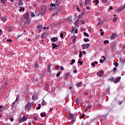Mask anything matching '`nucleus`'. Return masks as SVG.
I'll list each match as a JSON object with an SVG mask.
<instances>
[{
	"mask_svg": "<svg viewBox=\"0 0 125 125\" xmlns=\"http://www.w3.org/2000/svg\"><path fill=\"white\" fill-rule=\"evenodd\" d=\"M46 10H47V8H46V6L44 5L42 6V8L41 9V14H42V15H44V13L46 12Z\"/></svg>",
	"mask_w": 125,
	"mask_h": 125,
	"instance_id": "1",
	"label": "nucleus"
},
{
	"mask_svg": "<svg viewBox=\"0 0 125 125\" xmlns=\"http://www.w3.org/2000/svg\"><path fill=\"white\" fill-rule=\"evenodd\" d=\"M33 106V104L31 103H29L28 104H26L25 105V110H31V108Z\"/></svg>",
	"mask_w": 125,
	"mask_h": 125,
	"instance_id": "2",
	"label": "nucleus"
},
{
	"mask_svg": "<svg viewBox=\"0 0 125 125\" xmlns=\"http://www.w3.org/2000/svg\"><path fill=\"white\" fill-rule=\"evenodd\" d=\"M24 19H26V22L28 21V20H29V17L30 16V15H29V12H26L24 15Z\"/></svg>",
	"mask_w": 125,
	"mask_h": 125,
	"instance_id": "3",
	"label": "nucleus"
},
{
	"mask_svg": "<svg viewBox=\"0 0 125 125\" xmlns=\"http://www.w3.org/2000/svg\"><path fill=\"white\" fill-rule=\"evenodd\" d=\"M83 49H86V48H88L89 46H90V44L89 43H84L82 45Z\"/></svg>",
	"mask_w": 125,
	"mask_h": 125,
	"instance_id": "4",
	"label": "nucleus"
},
{
	"mask_svg": "<svg viewBox=\"0 0 125 125\" xmlns=\"http://www.w3.org/2000/svg\"><path fill=\"white\" fill-rule=\"evenodd\" d=\"M27 118L25 116H22V117L20 119V123H23V122H26Z\"/></svg>",
	"mask_w": 125,
	"mask_h": 125,
	"instance_id": "5",
	"label": "nucleus"
},
{
	"mask_svg": "<svg viewBox=\"0 0 125 125\" xmlns=\"http://www.w3.org/2000/svg\"><path fill=\"white\" fill-rule=\"evenodd\" d=\"M104 74V71H103V70H102L97 73V76H98V77H102Z\"/></svg>",
	"mask_w": 125,
	"mask_h": 125,
	"instance_id": "6",
	"label": "nucleus"
},
{
	"mask_svg": "<svg viewBox=\"0 0 125 125\" xmlns=\"http://www.w3.org/2000/svg\"><path fill=\"white\" fill-rule=\"evenodd\" d=\"M37 28L39 33H41L42 32V24H38L37 26Z\"/></svg>",
	"mask_w": 125,
	"mask_h": 125,
	"instance_id": "7",
	"label": "nucleus"
},
{
	"mask_svg": "<svg viewBox=\"0 0 125 125\" xmlns=\"http://www.w3.org/2000/svg\"><path fill=\"white\" fill-rule=\"evenodd\" d=\"M120 81H121V77H119L116 78L114 80V83H119V82H120Z\"/></svg>",
	"mask_w": 125,
	"mask_h": 125,
	"instance_id": "8",
	"label": "nucleus"
},
{
	"mask_svg": "<svg viewBox=\"0 0 125 125\" xmlns=\"http://www.w3.org/2000/svg\"><path fill=\"white\" fill-rule=\"evenodd\" d=\"M55 4L56 5V7H58V6H59V5L60 4V1L58 0H57L55 1Z\"/></svg>",
	"mask_w": 125,
	"mask_h": 125,
	"instance_id": "9",
	"label": "nucleus"
},
{
	"mask_svg": "<svg viewBox=\"0 0 125 125\" xmlns=\"http://www.w3.org/2000/svg\"><path fill=\"white\" fill-rule=\"evenodd\" d=\"M117 37H118V36H117V34H114V33H112V35L110 36V39H115V38H117Z\"/></svg>",
	"mask_w": 125,
	"mask_h": 125,
	"instance_id": "10",
	"label": "nucleus"
},
{
	"mask_svg": "<svg viewBox=\"0 0 125 125\" xmlns=\"http://www.w3.org/2000/svg\"><path fill=\"white\" fill-rule=\"evenodd\" d=\"M83 15H84V11L82 12V13L78 16V20H80V19H81V18H82Z\"/></svg>",
	"mask_w": 125,
	"mask_h": 125,
	"instance_id": "11",
	"label": "nucleus"
},
{
	"mask_svg": "<svg viewBox=\"0 0 125 125\" xmlns=\"http://www.w3.org/2000/svg\"><path fill=\"white\" fill-rule=\"evenodd\" d=\"M69 116L70 120H73V118L75 117V115L73 113H69Z\"/></svg>",
	"mask_w": 125,
	"mask_h": 125,
	"instance_id": "12",
	"label": "nucleus"
},
{
	"mask_svg": "<svg viewBox=\"0 0 125 125\" xmlns=\"http://www.w3.org/2000/svg\"><path fill=\"white\" fill-rule=\"evenodd\" d=\"M69 75H70V73H66L65 74L64 80H67L69 78Z\"/></svg>",
	"mask_w": 125,
	"mask_h": 125,
	"instance_id": "13",
	"label": "nucleus"
},
{
	"mask_svg": "<svg viewBox=\"0 0 125 125\" xmlns=\"http://www.w3.org/2000/svg\"><path fill=\"white\" fill-rule=\"evenodd\" d=\"M93 2L95 3V5L96 6L99 3V0H95Z\"/></svg>",
	"mask_w": 125,
	"mask_h": 125,
	"instance_id": "14",
	"label": "nucleus"
},
{
	"mask_svg": "<svg viewBox=\"0 0 125 125\" xmlns=\"http://www.w3.org/2000/svg\"><path fill=\"white\" fill-rule=\"evenodd\" d=\"M37 98H38V94H34L32 96V100H36V99H37Z\"/></svg>",
	"mask_w": 125,
	"mask_h": 125,
	"instance_id": "15",
	"label": "nucleus"
},
{
	"mask_svg": "<svg viewBox=\"0 0 125 125\" xmlns=\"http://www.w3.org/2000/svg\"><path fill=\"white\" fill-rule=\"evenodd\" d=\"M90 1V0H85V2H84V5H85V6H86V5H88V4H89Z\"/></svg>",
	"mask_w": 125,
	"mask_h": 125,
	"instance_id": "16",
	"label": "nucleus"
},
{
	"mask_svg": "<svg viewBox=\"0 0 125 125\" xmlns=\"http://www.w3.org/2000/svg\"><path fill=\"white\" fill-rule=\"evenodd\" d=\"M57 41H58V39L57 38L53 37L51 39V42H55Z\"/></svg>",
	"mask_w": 125,
	"mask_h": 125,
	"instance_id": "17",
	"label": "nucleus"
},
{
	"mask_svg": "<svg viewBox=\"0 0 125 125\" xmlns=\"http://www.w3.org/2000/svg\"><path fill=\"white\" fill-rule=\"evenodd\" d=\"M102 58H104V60H102V59H101V60H100V63H101V64H102V63H103V62H104V61H105L106 60V58H105V57H104V56H103L102 57Z\"/></svg>",
	"mask_w": 125,
	"mask_h": 125,
	"instance_id": "18",
	"label": "nucleus"
},
{
	"mask_svg": "<svg viewBox=\"0 0 125 125\" xmlns=\"http://www.w3.org/2000/svg\"><path fill=\"white\" fill-rule=\"evenodd\" d=\"M45 85L46 90H48V89H49V85L48 84V83H45Z\"/></svg>",
	"mask_w": 125,
	"mask_h": 125,
	"instance_id": "19",
	"label": "nucleus"
},
{
	"mask_svg": "<svg viewBox=\"0 0 125 125\" xmlns=\"http://www.w3.org/2000/svg\"><path fill=\"white\" fill-rule=\"evenodd\" d=\"M82 84H83V82H79L76 84V86L77 87H80V86H82Z\"/></svg>",
	"mask_w": 125,
	"mask_h": 125,
	"instance_id": "20",
	"label": "nucleus"
},
{
	"mask_svg": "<svg viewBox=\"0 0 125 125\" xmlns=\"http://www.w3.org/2000/svg\"><path fill=\"white\" fill-rule=\"evenodd\" d=\"M47 36V34H46V33H43L42 34V38H43V39H45Z\"/></svg>",
	"mask_w": 125,
	"mask_h": 125,
	"instance_id": "21",
	"label": "nucleus"
},
{
	"mask_svg": "<svg viewBox=\"0 0 125 125\" xmlns=\"http://www.w3.org/2000/svg\"><path fill=\"white\" fill-rule=\"evenodd\" d=\"M80 20H78L75 21L74 23V24L75 25V26H78L79 25V21Z\"/></svg>",
	"mask_w": 125,
	"mask_h": 125,
	"instance_id": "22",
	"label": "nucleus"
},
{
	"mask_svg": "<svg viewBox=\"0 0 125 125\" xmlns=\"http://www.w3.org/2000/svg\"><path fill=\"white\" fill-rule=\"evenodd\" d=\"M1 2L3 3V4H5L6 3V1H7V0H0Z\"/></svg>",
	"mask_w": 125,
	"mask_h": 125,
	"instance_id": "23",
	"label": "nucleus"
},
{
	"mask_svg": "<svg viewBox=\"0 0 125 125\" xmlns=\"http://www.w3.org/2000/svg\"><path fill=\"white\" fill-rule=\"evenodd\" d=\"M125 5H124V6L122 8L118 9V11L120 12V11H122V10L125 9Z\"/></svg>",
	"mask_w": 125,
	"mask_h": 125,
	"instance_id": "24",
	"label": "nucleus"
},
{
	"mask_svg": "<svg viewBox=\"0 0 125 125\" xmlns=\"http://www.w3.org/2000/svg\"><path fill=\"white\" fill-rule=\"evenodd\" d=\"M15 103H17V101H16V100H15V101L11 105L13 109L14 108V105H15Z\"/></svg>",
	"mask_w": 125,
	"mask_h": 125,
	"instance_id": "25",
	"label": "nucleus"
},
{
	"mask_svg": "<svg viewBox=\"0 0 125 125\" xmlns=\"http://www.w3.org/2000/svg\"><path fill=\"white\" fill-rule=\"evenodd\" d=\"M41 116L42 118H43V117H45L46 116V114H45V113H41Z\"/></svg>",
	"mask_w": 125,
	"mask_h": 125,
	"instance_id": "26",
	"label": "nucleus"
},
{
	"mask_svg": "<svg viewBox=\"0 0 125 125\" xmlns=\"http://www.w3.org/2000/svg\"><path fill=\"white\" fill-rule=\"evenodd\" d=\"M20 8L21 9L19 10L20 12H21V11H24V10H25V8L24 7H21Z\"/></svg>",
	"mask_w": 125,
	"mask_h": 125,
	"instance_id": "27",
	"label": "nucleus"
},
{
	"mask_svg": "<svg viewBox=\"0 0 125 125\" xmlns=\"http://www.w3.org/2000/svg\"><path fill=\"white\" fill-rule=\"evenodd\" d=\"M118 20V17H116L113 18V22H116Z\"/></svg>",
	"mask_w": 125,
	"mask_h": 125,
	"instance_id": "28",
	"label": "nucleus"
},
{
	"mask_svg": "<svg viewBox=\"0 0 125 125\" xmlns=\"http://www.w3.org/2000/svg\"><path fill=\"white\" fill-rule=\"evenodd\" d=\"M50 6H51V7H56L55 3H51Z\"/></svg>",
	"mask_w": 125,
	"mask_h": 125,
	"instance_id": "29",
	"label": "nucleus"
},
{
	"mask_svg": "<svg viewBox=\"0 0 125 125\" xmlns=\"http://www.w3.org/2000/svg\"><path fill=\"white\" fill-rule=\"evenodd\" d=\"M75 62H76V61L75 60H72L71 62L70 63V65H73L74 63H75Z\"/></svg>",
	"mask_w": 125,
	"mask_h": 125,
	"instance_id": "30",
	"label": "nucleus"
},
{
	"mask_svg": "<svg viewBox=\"0 0 125 125\" xmlns=\"http://www.w3.org/2000/svg\"><path fill=\"white\" fill-rule=\"evenodd\" d=\"M67 20L69 21V22H71V21H72V17H68L67 18Z\"/></svg>",
	"mask_w": 125,
	"mask_h": 125,
	"instance_id": "31",
	"label": "nucleus"
},
{
	"mask_svg": "<svg viewBox=\"0 0 125 125\" xmlns=\"http://www.w3.org/2000/svg\"><path fill=\"white\" fill-rule=\"evenodd\" d=\"M56 47H57V45H56V44L53 43L52 44V48H55Z\"/></svg>",
	"mask_w": 125,
	"mask_h": 125,
	"instance_id": "32",
	"label": "nucleus"
},
{
	"mask_svg": "<svg viewBox=\"0 0 125 125\" xmlns=\"http://www.w3.org/2000/svg\"><path fill=\"white\" fill-rule=\"evenodd\" d=\"M30 15H31V17H35V16H36V15H35V14H34V13H33V12H31Z\"/></svg>",
	"mask_w": 125,
	"mask_h": 125,
	"instance_id": "33",
	"label": "nucleus"
},
{
	"mask_svg": "<svg viewBox=\"0 0 125 125\" xmlns=\"http://www.w3.org/2000/svg\"><path fill=\"white\" fill-rule=\"evenodd\" d=\"M83 35L84 36H85V37H89V35L87 33H86V32H83Z\"/></svg>",
	"mask_w": 125,
	"mask_h": 125,
	"instance_id": "34",
	"label": "nucleus"
},
{
	"mask_svg": "<svg viewBox=\"0 0 125 125\" xmlns=\"http://www.w3.org/2000/svg\"><path fill=\"white\" fill-rule=\"evenodd\" d=\"M102 24H103V21H99V22L98 23L97 25H98V26H99V25Z\"/></svg>",
	"mask_w": 125,
	"mask_h": 125,
	"instance_id": "35",
	"label": "nucleus"
},
{
	"mask_svg": "<svg viewBox=\"0 0 125 125\" xmlns=\"http://www.w3.org/2000/svg\"><path fill=\"white\" fill-rule=\"evenodd\" d=\"M2 21H3V22H5V21H6V17H3L2 18Z\"/></svg>",
	"mask_w": 125,
	"mask_h": 125,
	"instance_id": "36",
	"label": "nucleus"
},
{
	"mask_svg": "<svg viewBox=\"0 0 125 125\" xmlns=\"http://www.w3.org/2000/svg\"><path fill=\"white\" fill-rule=\"evenodd\" d=\"M91 107H92V105H88L86 108L88 109L89 110V109H90V108H91Z\"/></svg>",
	"mask_w": 125,
	"mask_h": 125,
	"instance_id": "37",
	"label": "nucleus"
},
{
	"mask_svg": "<svg viewBox=\"0 0 125 125\" xmlns=\"http://www.w3.org/2000/svg\"><path fill=\"white\" fill-rule=\"evenodd\" d=\"M104 44H107V43H109V41L108 40H105L104 42Z\"/></svg>",
	"mask_w": 125,
	"mask_h": 125,
	"instance_id": "38",
	"label": "nucleus"
},
{
	"mask_svg": "<svg viewBox=\"0 0 125 125\" xmlns=\"http://www.w3.org/2000/svg\"><path fill=\"white\" fill-rule=\"evenodd\" d=\"M109 81H110V82H114V78H113V77H110V78H109Z\"/></svg>",
	"mask_w": 125,
	"mask_h": 125,
	"instance_id": "39",
	"label": "nucleus"
},
{
	"mask_svg": "<svg viewBox=\"0 0 125 125\" xmlns=\"http://www.w3.org/2000/svg\"><path fill=\"white\" fill-rule=\"evenodd\" d=\"M41 107H42V105H41V104H39V106L36 108V109L40 110V109H41Z\"/></svg>",
	"mask_w": 125,
	"mask_h": 125,
	"instance_id": "40",
	"label": "nucleus"
},
{
	"mask_svg": "<svg viewBox=\"0 0 125 125\" xmlns=\"http://www.w3.org/2000/svg\"><path fill=\"white\" fill-rule=\"evenodd\" d=\"M50 66H49V67H48V69H47V72H48V73H50Z\"/></svg>",
	"mask_w": 125,
	"mask_h": 125,
	"instance_id": "41",
	"label": "nucleus"
},
{
	"mask_svg": "<svg viewBox=\"0 0 125 125\" xmlns=\"http://www.w3.org/2000/svg\"><path fill=\"white\" fill-rule=\"evenodd\" d=\"M83 52H82V51H80V54H79V57H80V58H81V57H82V56H83Z\"/></svg>",
	"mask_w": 125,
	"mask_h": 125,
	"instance_id": "42",
	"label": "nucleus"
},
{
	"mask_svg": "<svg viewBox=\"0 0 125 125\" xmlns=\"http://www.w3.org/2000/svg\"><path fill=\"white\" fill-rule=\"evenodd\" d=\"M107 1H108V0H102V2H103V3H106V2H107Z\"/></svg>",
	"mask_w": 125,
	"mask_h": 125,
	"instance_id": "43",
	"label": "nucleus"
},
{
	"mask_svg": "<svg viewBox=\"0 0 125 125\" xmlns=\"http://www.w3.org/2000/svg\"><path fill=\"white\" fill-rule=\"evenodd\" d=\"M60 74H61V72H59L57 74L56 77H57V78H58V77H60Z\"/></svg>",
	"mask_w": 125,
	"mask_h": 125,
	"instance_id": "44",
	"label": "nucleus"
},
{
	"mask_svg": "<svg viewBox=\"0 0 125 125\" xmlns=\"http://www.w3.org/2000/svg\"><path fill=\"white\" fill-rule=\"evenodd\" d=\"M42 105H45V101L44 100H43L42 103Z\"/></svg>",
	"mask_w": 125,
	"mask_h": 125,
	"instance_id": "45",
	"label": "nucleus"
},
{
	"mask_svg": "<svg viewBox=\"0 0 125 125\" xmlns=\"http://www.w3.org/2000/svg\"><path fill=\"white\" fill-rule=\"evenodd\" d=\"M83 41H84V42H89V40L88 39H85V38H84V40H83Z\"/></svg>",
	"mask_w": 125,
	"mask_h": 125,
	"instance_id": "46",
	"label": "nucleus"
},
{
	"mask_svg": "<svg viewBox=\"0 0 125 125\" xmlns=\"http://www.w3.org/2000/svg\"><path fill=\"white\" fill-rule=\"evenodd\" d=\"M7 42H12V40H11V39H7Z\"/></svg>",
	"mask_w": 125,
	"mask_h": 125,
	"instance_id": "47",
	"label": "nucleus"
},
{
	"mask_svg": "<svg viewBox=\"0 0 125 125\" xmlns=\"http://www.w3.org/2000/svg\"><path fill=\"white\" fill-rule=\"evenodd\" d=\"M33 120L34 121H37V120H38V117H37L36 116H34L33 117Z\"/></svg>",
	"mask_w": 125,
	"mask_h": 125,
	"instance_id": "48",
	"label": "nucleus"
},
{
	"mask_svg": "<svg viewBox=\"0 0 125 125\" xmlns=\"http://www.w3.org/2000/svg\"><path fill=\"white\" fill-rule=\"evenodd\" d=\"M78 63H79L80 65H83V61H78Z\"/></svg>",
	"mask_w": 125,
	"mask_h": 125,
	"instance_id": "49",
	"label": "nucleus"
},
{
	"mask_svg": "<svg viewBox=\"0 0 125 125\" xmlns=\"http://www.w3.org/2000/svg\"><path fill=\"white\" fill-rule=\"evenodd\" d=\"M114 65H115V67H118V66L119 65V63L115 62V63H114Z\"/></svg>",
	"mask_w": 125,
	"mask_h": 125,
	"instance_id": "50",
	"label": "nucleus"
},
{
	"mask_svg": "<svg viewBox=\"0 0 125 125\" xmlns=\"http://www.w3.org/2000/svg\"><path fill=\"white\" fill-rule=\"evenodd\" d=\"M110 10H113V7L110 6V7H109V8H108L109 11H110Z\"/></svg>",
	"mask_w": 125,
	"mask_h": 125,
	"instance_id": "51",
	"label": "nucleus"
},
{
	"mask_svg": "<svg viewBox=\"0 0 125 125\" xmlns=\"http://www.w3.org/2000/svg\"><path fill=\"white\" fill-rule=\"evenodd\" d=\"M76 38H74V39L72 40V42L75 43L76 42Z\"/></svg>",
	"mask_w": 125,
	"mask_h": 125,
	"instance_id": "52",
	"label": "nucleus"
},
{
	"mask_svg": "<svg viewBox=\"0 0 125 125\" xmlns=\"http://www.w3.org/2000/svg\"><path fill=\"white\" fill-rule=\"evenodd\" d=\"M116 71H117V68L114 67L113 68V72H114V73H116Z\"/></svg>",
	"mask_w": 125,
	"mask_h": 125,
	"instance_id": "53",
	"label": "nucleus"
},
{
	"mask_svg": "<svg viewBox=\"0 0 125 125\" xmlns=\"http://www.w3.org/2000/svg\"><path fill=\"white\" fill-rule=\"evenodd\" d=\"M59 69V65H57L55 67V70H58Z\"/></svg>",
	"mask_w": 125,
	"mask_h": 125,
	"instance_id": "54",
	"label": "nucleus"
},
{
	"mask_svg": "<svg viewBox=\"0 0 125 125\" xmlns=\"http://www.w3.org/2000/svg\"><path fill=\"white\" fill-rule=\"evenodd\" d=\"M84 95H86V96L88 95V92H84Z\"/></svg>",
	"mask_w": 125,
	"mask_h": 125,
	"instance_id": "55",
	"label": "nucleus"
},
{
	"mask_svg": "<svg viewBox=\"0 0 125 125\" xmlns=\"http://www.w3.org/2000/svg\"><path fill=\"white\" fill-rule=\"evenodd\" d=\"M60 67L61 68V70H62V71H64V67L62 66H60Z\"/></svg>",
	"mask_w": 125,
	"mask_h": 125,
	"instance_id": "56",
	"label": "nucleus"
},
{
	"mask_svg": "<svg viewBox=\"0 0 125 125\" xmlns=\"http://www.w3.org/2000/svg\"><path fill=\"white\" fill-rule=\"evenodd\" d=\"M38 62H37L36 63V64L35 65V67L36 68V69H38Z\"/></svg>",
	"mask_w": 125,
	"mask_h": 125,
	"instance_id": "57",
	"label": "nucleus"
},
{
	"mask_svg": "<svg viewBox=\"0 0 125 125\" xmlns=\"http://www.w3.org/2000/svg\"><path fill=\"white\" fill-rule=\"evenodd\" d=\"M64 36H63V33H61L60 34V38H63Z\"/></svg>",
	"mask_w": 125,
	"mask_h": 125,
	"instance_id": "58",
	"label": "nucleus"
},
{
	"mask_svg": "<svg viewBox=\"0 0 125 125\" xmlns=\"http://www.w3.org/2000/svg\"><path fill=\"white\" fill-rule=\"evenodd\" d=\"M57 14H58V12H55L53 14V15H57Z\"/></svg>",
	"mask_w": 125,
	"mask_h": 125,
	"instance_id": "59",
	"label": "nucleus"
},
{
	"mask_svg": "<svg viewBox=\"0 0 125 125\" xmlns=\"http://www.w3.org/2000/svg\"><path fill=\"white\" fill-rule=\"evenodd\" d=\"M122 104H123V102H118V104L119 105H122Z\"/></svg>",
	"mask_w": 125,
	"mask_h": 125,
	"instance_id": "60",
	"label": "nucleus"
},
{
	"mask_svg": "<svg viewBox=\"0 0 125 125\" xmlns=\"http://www.w3.org/2000/svg\"><path fill=\"white\" fill-rule=\"evenodd\" d=\"M101 36H104V32H101Z\"/></svg>",
	"mask_w": 125,
	"mask_h": 125,
	"instance_id": "61",
	"label": "nucleus"
},
{
	"mask_svg": "<svg viewBox=\"0 0 125 125\" xmlns=\"http://www.w3.org/2000/svg\"><path fill=\"white\" fill-rule=\"evenodd\" d=\"M73 73H75V74H77V73H78V72L77 71V69H75L73 71Z\"/></svg>",
	"mask_w": 125,
	"mask_h": 125,
	"instance_id": "62",
	"label": "nucleus"
},
{
	"mask_svg": "<svg viewBox=\"0 0 125 125\" xmlns=\"http://www.w3.org/2000/svg\"><path fill=\"white\" fill-rule=\"evenodd\" d=\"M19 5H23V2H20Z\"/></svg>",
	"mask_w": 125,
	"mask_h": 125,
	"instance_id": "63",
	"label": "nucleus"
},
{
	"mask_svg": "<svg viewBox=\"0 0 125 125\" xmlns=\"http://www.w3.org/2000/svg\"><path fill=\"white\" fill-rule=\"evenodd\" d=\"M81 23H82V24H84V23H85L84 21L82 20V21H81Z\"/></svg>",
	"mask_w": 125,
	"mask_h": 125,
	"instance_id": "64",
	"label": "nucleus"
}]
</instances>
